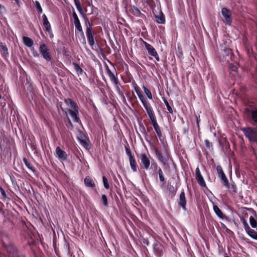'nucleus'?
<instances>
[{"mask_svg":"<svg viewBox=\"0 0 257 257\" xmlns=\"http://www.w3.org/2000/svg\"><path fill=\"white\" fill-rule=\"evenodd\" d=\"M242 131L251 143H257V131L255 129L246 127L243 128Z\"/></svg>","mask_w":257,"mask_h":257,"instance_id":"nucleus-1","label":"nucleus"},{"mask_svg":"<svg viewBox=\"0 0 257 257\" xmlns=\"http://www.w3.org/2000/svg\"><path fill=\"white\" fill-rule=\"evenodd\" d=\"M39 52L42 57L48 62L51 60V57L49 53V49L45 44H41L39 47Z\"/></svg>","mask_w":257,"mask_h":257,"instance_id":"nucleus-2","label":"nucleus"},{"mask_svg":"<svg viewBox=\"0 0 257 257\" xmlns=\"http://www.w3.org/2000/svg\"><path fill=\"white\" fill-rule=\"evenodd\" d=\"M216 171L218 177L221 180L222 183L225 187H229V182L227 177H226L222 167L220 166H217L216 167Z\"/></svg>","mask_w":257,"mask_h":257,"instance_id":"nucleus-3","label":"nucleus"},{"mask_svg":"<svg viewBox=\"0 0 257 257\" xmlns=\"http://www.w3.org/2000/svg\"><path fill=\"white\" fill-rule=\"evenodd\" d=\"M221 14L223 16V21L225 25H231L232 20L231 18V12L227 9L223 8L221 9Z\"/></svg>","mask_w":257,"mask_h":257,"instance_id":"nucleus-4","label":"nucleus"},{"mask_svg":"<svg viewBox=\"0 0 257 257\" xmlns=\"http://www.w3.org/2000/svg\"><path fill=\"white\" fill-rule=\"evenodd\" d=\"M141 161L140 167L142 169L148 170L150 166V161L147 155L145 153L141 154L140 155Z\"/></svg>","mask_w":257,"mask_h":257,"instance_id":"nucleus-5","label":"nucleus"},{"mask_svg":"<svg viewBox=\"0 0 257 257\" xmlns=\"http://www.w3.org/2000/svg\"><path fill=\"white\" fill-rule=\"evenodd\" d=\"M144 45L148 51L149 54L156 59L157 61H160V58L156 49L153 46L145 41H143Z\"/></svg>","mask_w":257,"mask_h":257,"instance_id":"nucleus-6","label":"nucleus"},{"mask_svg":"<svg viewBox=\"0 0 257 257\" xmlns=\"http://www.w3.org/2000/svg\"><path fill=\"white\" fill-rule=\"evenodd\" d=\"M154 151L158 159L163 165H166L168 163V157L164 156L156 148L154 149Z\"/></svg>","mask_w":257,"mask_h":257,"instance_id":"nucleus-7","label":"nucleus"},{"mask_svg":"<svg viewBox=\"0 0 257 257\" xmlns=\"http://www.w3.org/2000/svg\"><path fill=\"white\" fill-rule=\"evenodd\" d=\"M6 249L8 253L9 257H25L24 255H19L15 247L11 244L7 246Z\"/></svg>","mask_w":257,"mask_h":257,"instance_id":"nucleus-8","label":"nucleus"},{"mask_svg":"<svg viewBox=\"0 0 257 257\" xmlns=\"http://www.w3.org/2000/svg\"><path fill=\"white\" fill-rule=\"evenodd\" d=\"M56 157L58 158L59 160L65 161L67 159V154L63 151L59 147H57L55 150Z\"/></svg>","mask_w":257,"mask_h":257,"instance_id":"nucleus-9","label":"nucleus"},{"mask_svg":"<svg viewBox=\"0 0 257 257\" xmlns=\"http://www.w3.org/2000/svg\"><path fill=\"white\" fill-rule=\"evenodd\" d=\"M195 176L198 183L202 187H206V183L198 167L195 170Z\"/></svg>","mask_w":257,"mask_h":257,"instance_id":"nucleus-10","label":"nucleus"},{"mask_svg":"<svg viewBox=\"0 0 257 257\" xmlns=\"http://www.w3.org/2000/svg\"><path fill=\"white\" fill-rule=\"evenodd\" d=\"M68 111L72 117L73 120L75 122H79L80 119L78 116L79 114L78 108L72 110V109H68Z\"/></svg>","mask_w":257,"mask_h":257,"instance_id":"nucleus-11","label":"nucleus"},{"mask_svg":"<svg viewBox=\"0 0 257 257\" xmlns=\"http://www.w3.org/2000/svg\"><path fill=\"white\" fill-rule=\"evenodd\" d=\"M86 35L88 39L89 44L93 48L94 44L95 41L92 35V30H90L89 28H86Z\"/></svg>","mask_w":257,"mask_h":257,"instance_id":"nucleus-12","label":"nucleus"},{"mask_svg":"<svg viewBox=\"0 0 257 257\" xmlns=\"http://www.w3.org/2000/svg\"><path fill=\"white\" fill-rule=\"evenodd\" d=\"M74 24L75 28L80 34V36L83 40V43L85 44V38L80 21L79 20L77 21H76V22H74Z\"/></svg>","mask_w":257,"mask_h":257,"instance_id":"nucleus-13","label":"nucleus"},{"mask_svg":"<svg viewBox=\"0 0 257 257\" xmlns=\"http://www.w3.org/2000/svg\"><path fill=\"white\" fill-rule=\"evenodd\" d=\"M180 206H181L184 210H186V198L185 195V193L183 190L180 193L179 196V201L178 203Z\"/></svg>","mask_w":257,"mask_h":257,"instance_id":"nucleus-14","label":"nucleus"},{"mask_svg":"<svg viewBox=\"0 0 257 257\" xmlns=\"http://www.w3.org/2000/svg\"><path fill=\"white\" fill-rule=\"evenodd\" d=\"M221 56H220V59L221 61H223L226 60L227 59V57L229 56L230 55H231L232 52L231 49L225 48L221 50Z\"/></svg>","mask_w":257,"mask_h":257,"instance_id":"nucleus-15","label":"nucleus"},{"mask_svg":"<svg viewBox=\"0 0 257 257\" xmlns=\"http://www.w3.org/2000/svg\"><path fill=\"white\" fill-rule=\"evenodd\" d=\"M213 210L216 215L221 219L228 220V218L226 216L224 215L222 212L221 210L217 205H213Z\"/></svg>","mask_w":257,"mask_h":257,"instance_id":"nucleus-16","label":"nucleus"},{"mask_svg":"<svg viewBox=\"0 0 257 257\" xmlns=\"http://www.w3.org/2000/svg\"><path fill=\"white\" fill-rule=\"evenodd\" d=\"M106 73H107V75L108 76L110 80L111 81H113L114 84L116 85H118V81H117V78L115 77L114 75L113 74V73L110 71V70L109 69L108 67L107 66L106 68Z\"/></svg>","mask_w":257,"mask_h":257,"instance_id":"nucleus-17","label":"nucleus"},{"mask_svg":"<svg viewBox=\"0 0 257 257\" xmlns=\"http://www.w3.org/2000/svg\"><path fill=\"white\" fill-rule=\"evenodd\" d=\"M0 51L3 57L5 58L9 57V52L7 47L3 43H0Z\"/></svg>","mask_w":257,"mask_h":257,"instance_id":"nucleus-18","label":"nucleus"},{"mask_svg":"<svg viewBox=\"0 0 257 257\" xmlns=\"http://www.w3.org/2000/svg\"><path fill=\"white\" fill-rule=\"evenodd\" d=\"M64 102L67 104V105L70 107V109L73 110L78 108L77 104L70 98L65 99Z\"/></svg>","mask_w":257,"mask_h":257,"instance_id":"nucleus-19","label":"nucleus"},{"mask_svg":"<svg viewBox=\"0 0 257 257\" xmlns=\"http://www.w3.org/2000/svg\"><path fill=\"white\" fill-rule=\"evenodd\" d=\"M23 42L26 46L29 48L32 47L34 44L33 40L31 38L26 36L23 37Z\"/></svg>","mask_w":257,"mask_h":257,"instance_id":"nucleus-20","label":"nucleus"},{"mask_svg":"<svg viewBox=\"0 0 257 257\" xmlns=\"http://www.w3.org/2000/svg\"><path fill=\"white\" fill-rule=\"evenodd\" d=\"M84 183L87 187H94L95 185L93 180L89 176H87L84 179Z\"/></svg>","mask_w":257,"mask_h":257,"instance_id":"nucleus-21","label":"nucleus"},{"mask_svg":"<svg viewBox=\"0 0 257 257\" xmlns=\"http://www.w3.org/2000/svg\"><path fill=\"white\" fill-rule=\"evenodd\" d=\"M43 25L45 27L46 31H49L51 29L50 24L45 14H43L42 16Z\"/></svg>","mask_w":257,"mask_h":257,"instance_id":"nucleus-22","label":"nucleus"},{"mask_svg":"<svg viewBox=\"0 0 257 257\" xmlns=\"http://www.w3.org/2000/svg\"><path fill=\"white\" fill-rule=\"evenodd\" d=\"M130 164L131 167L133 171V172H136L137 171V163L134 157H131L130 159H129Z\"/></svg>","mask_w":257,"mask_h":257,"instance_id":"nucleus-23","label":"nucleus"},{"mask_svg":"<svg viewBox=\"0 0 257 257\" xmlns=\"http://www.w3.org/2000/svg\"><path fill=\"white\" fill-rule=\"evenodd\" d=\"M83 139L79 140V142L81 145L83 146L86 149H89V141L86 137H83Z\"/></svg>","mask_w":257,"mask_h":257,"instance_id":"nucleus-24","label":"nucleus"},{"mask_svg":"<svg viewBox=\"0 0 257 257\" xmlns=\"http://www.w3.org/2000/svg\"><path fill=\"white\" fill-rule=\"evenodd\" d=\"M247 234L252 238L257 240V231L251 229L249 227L248 230H245Z\"/></svg>","mask_w":257,"mask_h":257,"instance_id":"nucleus-25","label":"nucleus"},{"mask_svg":"<svg viewBox=\"0 0 257 257\" xmlns=\"http://www.w3.org/2000/svg\"><path fill=\"white\" fill-rule=\"evenodd\" d=\"M131 13L135 16L140 17L142 14L140 10L137 7L133 6L131 7Z\"/></svg>","mask_w":257,"mask_h":257,"instance_id":"nucleus-26","label":"nucleus"},{"mask_svg":"<svg viewBox=\"0 0 257 257\" xmlns=\"http://www.w3.org/2000/svg\"><path fill=\"white\" fill-rule=\"evenodd\" d=\"M156 22L159 24H164L165 22V19L162 13H161L159 15L155 16Z\"/></svg>","mask_w":257,"mask_h":257,"instance_id":"nucleus-27","label":"nucleus"},{"mask_svg":"<svg viewBox=\"0 0 257 257\" xmlns=\"http://www.w3.org/2000/svg\"><path fill=\"white\" fill-rule=\"evenodd\" d=\"M153 124V126L154 127V128L157 135V136H158V137L161 139V138L162 137V133H161V130L160 128V127L157 123L156 122V123H154Z\"/></svg>","mask_w":257,"mask_h":257,"instance_id":"nucleus-28","label":"nucleus"},{"mask_svg":"<svg viewBox=\"0 0 257 257\" xmlns=\"http://www.w3.org/2000/svg\"><path fill=\"white\" fill-rule=\"evenodd\" d=\"M74 4L77 10L79 12L80 14L82 16V17H84V14L83 12V10L81 8L80 2L78 0H74Z\"/></svg>","mask_w":257,"mask_h":257,"instance_id":"nucleus-29","label":"nucleus"},{"mask_svg":"<svg viewBox=\"0 0 257 257\" xmlns=\"http://www.w3.org/2000/svg\"><path fill=\"white\" fill-rule=\"evenodd\" d=\"M73 65L74 66L75 70L76 71L78 76L82 74L83 70L77 63H73Z\"/></svg>","mask_w":257,"mask_h":257,"instance_id":"nucleus-30","label":"nucleus"},{"mask_svg":"<svg viewBox=\"0 0 257 257\" xmlns=\"http://www.w3.org/2000/svg\"><path fill=\"white\" fill-rule=\"evenodd\" d=\"M23 161L25 165L28 167L29 169L31 170L32 172H35V169L33 165L27 160L25 158H23Z\"/></svg>","mask_w":257,"mask_h":257,"instance_id":"nucleus-31","label":"nucleus"},{"mask_svg":"<svg viewBox=\"0 0 257 257\" xmlns=\"http://www.w3.org/2000/svg\"><path fill=\"white\" fill-rule=\"evenodd\" d=\"M249 222L251 227L256 228L257 230V220L253 217L250 216L249 217Z\"/></svg>","mask_w":257,"mask_h":257,"instance_id":"nucleus-32","label":"nucleus"},{"mask_svg":"<svg viewBox=\"0 0 257 257\" xmlns=\"http://www.w3.org/2000/svg\"><path fill=\"white\" fill-rule=\"evenodd\" d=\"M240 220L243 225L245 230H248L249 229L250 227L249 226V225H248L247 221L245 219V218L243 216H240Z\"/></svg>","mask_w":257,"mask_h":257,"instance_id":"nucleus-33","label":"nucleus"},{"mask_svg":"<svg viewBox=\"0 0 257 257\" xmlns=\"http://www.w3.org/2000/svg\"><path fill=\"white\" fill-rule=\"evenodd\" d=\"M143 88L144 91V93L146 94L148 98L150 99H152L153 96L151 91L145 86H143Z\"/></svg>","mask_w":257,"mask_h":257,"instance_id":"nucleus-34","label":"nucleus"},{"mask_svg":"<svg viewBox=\"0 0 257 257\" xmlns=\"http://www.w3.org/2000/svg\"><path fill=\"white\" fill-rule=\"evenodd\" d=\"M251 118L254 122L257 123V108L251 110Z\"/></svg>","mask_w":257,"mask_h":257,"instance_id":"nucleus-35","label":"nucleus"},{"mask_svg":"<svg viewBox=\"0 0 257 257\" xmlns=\"http://www.w3.org/2000/svg\"><path fill=\"white\" fill-rule=\"evenodd\" d=\"M162 99H163L165 104L166 105V107L167 108V109L169 111V112L170 113H173V109H172V107L170 106V105H169V104L167 99L164 98V97H163Z\"/></svg>","mask_w":257,"mask_h":257,"instance_id":"nucleus-36","label":"nucleus"},{"mask_svg":"<svg viewBox=\"0 0 257 257\" xmlns=\"http://www.w3.org/2000/svg\"><path fill=\"white\" fill-rule=\"evenodd\" d=\"M82 18L84 19L85 21L86 28H89L90 30H91L92 25L89 22L88 18L86 16L85 14L84 15V17H82Z\"/></svg>","mask_w":257,"mask_h":257,"instance_id":"nucleus-37","label":"nucleus"},{"mask_svg":"<svg viewBox=\"0 0 257 257\" xmlns=\"http://www.w3.org/2000/svg\"><path fill=\"white\" fill-rule=\"evenodd\" d=\"M158 172L159 174L160 181L162 182H164L165 181V178L164 177L163 173L161 168L159 167Z\"/></svg>","mask_w":257,"mask_h":257,"instance_id":"nucleus-38","label":"nucleus"},{"mask_svg":"<svg viewBox=\"0 0 257 257\" xmlns=\"http://www.w3.org/2000/svg\"><path fill=\"white\" fill-rule=\"evenodd\" d=\"M178 57L180 59H182L183 56V51L182 48L180 46H178L177 48V52L176 54Z\"/></svg>","mask_w":257,"mask_h":257,"instance_id":"nucleus-39","label":"nucleus"},{"mask_svg":"<svg viewBox=\"0 0 257 257\" xmlns=\"http://www.w3.org/2000/svg\"><path fill=\"white\" fill-rule=\"evenodd\" d=\"M102 181L104 188L105 189H108L109 187V184L107 179L104 176L102 177Z\"/></svg>","mask_w":257,"mask_h":257,"instance_id":"nucleus-40","label":"nucleus"},{"mask_svg":"<svg viewBox=\"0 0 257 257\" xmlns=\"http://www.w3.org/2000/svg\"><path fill=\"white\" fill-rule=\"evenodd\" d=\"M101 201H102L104 206H108L107 199V197H106L105 195H104V194L102 195V196H101Z\"/></svg>","mask_w":257,"mask_h":257,"instance_id":"nucleus-41","label":"nucleus"},{"mask_svg":"<svg viewBox=\"0 0 257 257\" xmlns=\"http://www.w3.org/2000/svg\"><path fill=\"white\" fill-rule=\"evenodd\" d=\"M35 6H36V8L38 12H39V13H40V14L42 13V9L41 8L40 4L39 3V2H38V1L35 2Z\"/></svg>","mask_w":257,"mask_h":257,"instance_id":"nucleus-42","label":"nucleus"},{"mask_svg":"<svg viewBox=\"0 0 257 257\" xmlns=\"http://www.w3.org/2000/svg\"><path fill=\"white\" fill-rule=\"evenodd\" d=\"M148 116L150 119H151L152 124L157 122L154 113Z\"/></svg>","mask_w":257,"mask_h":257,"instance_id":"nucleus-43","label":"nucleus"},{"mask_svg":"<svg viewBox=\"0 0 257 257\" xmlns=\"http://www.w3.org/2000/svg\"><path fill=\"white\" fill-rule=\"evenodd\" d=\"M228 189H230L233 192H236V187L234 183H232L231 185H229V187H227Z\"/></svg>","mask_w":257,"mask_h":257,"instance_id":"nucleus-44","label":"nucleus"},{"mask_svg":"<svg viewBox=\"0 0 257 257\" xmlns=\"http://www.w3.org/2000/svg\"><path fill=\"white\" fill-rule=\"evenodd\" d=\"M142 104L146 109H147L148 108H150L152 107L151 104L147 101V100L144 101V102H143Z\"/></svg>","mask_w":257,"mask_h":257,"instance_id":"nucleus-45","label":"nucleus"},{"mask_svg":"<svg viewBox=\"0 0 257 257\" xmlns=\"http://www.w3.org/2000/svg\"><path fill=\"white\" fill-rule=\"evenodd\" d=\"M151 168L154 169V170H158V166L156 162L153 161L151 164Z\"/></svg>","mask_w":257,"mask_h":257,"instance_id":"nucleus-46","label":"nucleus"},{"mask_svg":"<svg viewBox=\"0 0 257 257\" xmlns=\"http://www.w3.org/2000/svg\"><path fill=\"white\" fill-rule=\"evenodd\" d=\"M72 17L74 19V22H76V21H77L79 20L76 12L74 11H73L72 12Z\"/></svg>","mask_w":257,"mask_h":257,"instance_id":"nucleus-47","label":"nucleus"},{"mask_svg":"<svg viewBox=\"0 0 257 257\" xmlns=\"http://www.w3.org/2000/svg\"><path fill=\"white\" fill-rule=\"evenodd\" d=\"M134 89H135V91L136 93H137V95H140L142 94V93L140 91V88L137 85H136Z\"/></svg>","mask_w":257,"mask_h":257,"instance_id":"nucleus-48","label":"nucleus"},{"mask_svg":"<svg viewBox=\"0 0 257 257\" xmlns=\"http://www.w3.org/2000/svg\"><path fill=\"white\" fill-rule=\"evenodd\" d=\"M126 153L127 155L128 156L129 159H130L131 158V157H134L132 154V153H131L130 150L128 148H126Z\"/></svg>","mask_w":257,"mask_h":257,"instance_id":"nucleus-49","label":"nucleus"},{"mask_svg":"<svg viewBox=\"0 0 257 257\" xmlns=\"http://www.w3.org/2000/svg\"><path fill=\"white\" fill-rule=\"evenodd\" d=\"M146 110L148 115H150L154 113L152 107L150 108H148V109Z\"/></svg>","mask_w":257,"mask_h":257,"instance_id":"nucleus-50","label":"nucleus"},{"mask_svg":"<svg viewBox=\"0 0 257 257\" xmlns=\"http://www.w3.org/2000/svg\"><path fill=\"white\" fill-rule=\"evenodd\" d=\"M140 100H141L142 103L143 102H144V101H145L146 100V99L144 98V96L142 94H140V95H138Z\"/></svg>","mask_w":257,"mask_h":257,"instance_id":"nucleus-51","label":"nucleus"},{"mask_svg":"<svg viewBox=\"0 0 257 257\" xmlns=\"http://www.w3.org/2000/svg\"><path fill=\"white\" fill-rule=\"evenodd\" d=\"M32 53H33V55L34 57H38L39 56V54L38 53V52L35 50L34 48H33L32 49Z\"/></svg>","mask_w":257,"mask_h":257,"instance_id":"nucleus-52","label":"nucleus"},{"mask_svg":"<svg viewBox=\"0 0 257 257\" xmlns=\"http://www.w3.org/2000/svg\"><path fill=\"white\" fill-rule=\"evenodd\" d=\"M86 137V136H85V135L84 134V133L82 132H80V133H79V136L78 137V140H80L81 139H83V137Z\"/></svg>","mask_w":257,"mask_h":257,"instance_id":"nucleus-53","label":"nucleus"},{"mask_svg":"<svg viewBox=\"0 0 257 257\" xmlns=\"http://www.w3.org/2000/svg\"><path fill=\"white\" fill-rule=\"evenodd\" d=\"M46 31L48 32L49 36L51 38H53L54 36H53L51 29H50V31Z\"/></svg>","mask_w":257,"mask_h":257,"instance_id":"nucleus-54","label":"nucleus"},{"mask_svg":"<svg viewBox=\"0 0 257 257\" xmlns=\"http://www.w3.org/2000/svg\"><path fill=\"white\" fill-rule=\"evenodd\" d=\"M0 190H1V193L2 195L3 196L6 197V193H5L4 190L2 187H1Z\"/></svg>","mask_w":257,"mask_h":257,"instance_id":"nucleus-55","label":"nucleus"},{"mask_svg":"<svg viewBox=\"0 0 257 257\" xmlns=\"http://www.w3.org/2000/svg\"><path fill=\"white\" fill-rule=\"evenodd\" d=\"M15 2L17 4V5H19V4L21 3L20 0H15Z\"/></svg>","mask_w":257,"mask_h":257,"instance_id":"nucleus-56","label":"nucleus"},{"mask_svg":"<svg viewBox=\"0 0 257 257\" xmlns=\"http://www.w3.org/2000/svg\"><path fill=\"white\" fill-rule=\"evenodd\" d=\"M4 9V7L3 6H2L1 4H0V12H1V11Z\"/></svg>","mask_w":257,"mask_h":257,"instance_id":"nucleus-57","label":"nucleus"},{"mask_svg":"<svg viewBox=\"0 0 257 257\" xmlns=\"http://www.w3.org/2000/svg\"><path fill=\"white\" fill-rule=\"evenodd\" d=\"M221 225L223 228H226V226L222 223H221Z\"/></svg>","mask_w":257,"mask_h":257,"instance_id":"nucleus-58","label":"nucleus"},{"mask_svg":"<svg viewBox=\"0 0 257 257\" xmlns=\"http://www.w3.org/2000/svg\"><path fill=\"white\" fill-rule=\"evenodd\" d=\"M69 122L70 124L71 125V126H72V122L70 119H69Z\"/></svg>","mask_w":257,"mask_h":257,"instance_id":"nucleus-59","label":"nucleus"},{"mask_svg":"<svg viewBox=\"0 0 257 257\" xmlns=\"http://www.w3.org/2000/svg\"><path fill=\"white\" fill-rule=\"evenodd\" d=\"M199 121H200V120H199V119L197 118V125H199Z\"/></svg>","mask_w":257,"mask_h":257,"instance_id":"nucleus-60","label":"nucleus"},{"mask_svg":"<svg viewBox=\"0 0 257 257\" xmlns=\"http://www.w3.org/2000/svg\"><path fill=\"white\" fill-rule=\"evenodd\" d=\"M144 243H146V244L147 245H149V243H148V241H144Z\"/></svg>","mask_w":257,"mask_h":257,"instance_id":"nucleus-61","label":"nucleus"},{"mask_svg":"<svg viewBox=\"0 0 257 257\" xmlns=\"http://www.w3.org/2000/svg\"><path fill=\"white\" fill-rule=\"evenodd\" d=\"M205 142H206V143H208V141L206 140V141H205Z\"/></svg>","mask_w":257,"mask_h":257,"instance_id":"nucleus-62","label":"nucleus"},{"mask_svg":"<svg viewBox=\"0 0 257 257\" xmlns=\"http://www.w3.org/2000/svg\"><path fill=\"white\" fill-rule=\"evenodd\" d=\"M1 97H2V96H1V95L0 94V99H1Z\"/></svg>","mask_w":257,"mask_h":257,"instance_id":"nucleus-63","label":"nucleus"}]
</instances>
